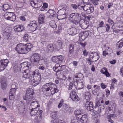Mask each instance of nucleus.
I'll return each mask as SVG.
<instances>
[{
	"label": "nucleus",
	"instance_id": "46",
	"mask_svg": "<svg viewBox=\"0 0 123 123\" xmlns=\"http://www.w3.org/2000/svg\"><path fill=\"white\" fill-rule=\"evenodd\" d=\"M58 62L60 63L63 61L64 57L61 55H58Z\"/></svg>",
	"mask_w": 123,
	"mask_h": 123
},
{
	"label": "nucleus",
	"instance_id": "14",
	"mask_svg": "<svg viewBox=\"0 0 123 123\" xmlns=\"http://www.w3.org/2000/svg\"><path fill=\"white\" fill-rule=\"evenodd\" d=\"M89 33L87 31H82L79 34L80 39L83 41L87 37Z\"/></svg>",
	"mask_w": 123,
	"mask_h": 123
},
{
	"label": "nucleus",
	"instance_id": "62",
	"mask_svg": "<svg viewBox=\"0 0 123 123\" xmlns=\"http://www.w3.org/2000/svg\"><path fill=\"white\" fill-rule=\"evenodd\" d=\"M106 96H108L110 94V91L108 89H106Z\"/></svg>",
	"mask_w": 123,
	"mask_h": 123
},
{
	"label": "nucleus",
	"instance_id": "24",
	"mask_svg": "<svg viewBox=\"0 0 123 123\" xmlns=\"http://www.w3.org/2000/svg\"><path fill=\"white\" fill-rule=\"evenodd\" d=\"M51 89H54L51 92V94H52V95L55 94V93L58 92L59 91V90L57 88V86L55 84L52 83Z\"/></svg>",
	"mask_w": 123,
	"mask_h": 123
},
{
	"label": "nucleus",
	"instance_id": "20",
	"mask_svg": "<svg viewBox=\"0 0 123 123\" xmlns=\"http://www.w3.org/2000/svg\"><path fill=\"white\" fill-rule=\"evenodd\" d=\"M14 29L15 32H20L25 30L24 26L22 25H17L14 27Z\"/></svg>",
	"mask_w": 123,
	"mask_h": 123
},
{
	"label": "nucleus",
	"instance_id": "51",
	"mask_svg": "<svg viewBox=\"0 0 123 123\" xmlns=\"http://www.w3.org/2000/svg\"><path fill=\"white\" fill-rule=\"evenodd\" d=\"M24 41L26 42L28 40V35L27 34H25L24 37Z\"/></svg>",
	"mask_w": 123,
	"mask_h": 123
},
{
	"label": "nucleus",
	"instance_id": "44",
	"mask_svg": "<svg viewBox=\"0 0 123 123\" xmlns=\"http://www.w3.org/2000/svg\"><path fill=\"white\" fill-rule=\"evenodd\" d=\"M63 109L64 110V111L65 112L67 111H69L70 110V107L66 104H64L63 105Z\"/></svg>",
	"mask_w": 123,
	"mask_h": 123
},
{
	"label": "nucleus",
	"instance_id": "1",
	"mask_svg": "<svg viewBox=\"0 0 123 123\" xmlns=\"http://www.w3.org/2000/svg\"><path fill=\"white\" fill-rule=\"evenodd\" d=\"M69 21L75 25L78 24L81 20L80 14L77 13H73L70 14L68 18Z\"/></svg>",
	"mask_w": 123,
	"mask_h": 123
},
{
	"label": "nucleus",
	"instance_id": "29",
	"mask_svg": "<svg viewBox=\"0 0 123 123\" xmlns=\"http://www.w3.org/2000/svg\"><path fill=\"white\" fill-rule=\"evenodd\" d=\"M84 97L86 101H89L91 98V93L89 91L85 92Z\"/></svg>",
	"mask_w": 123,
	"mask_h": 123
},
{
	"label": "nucleus",
	"instance_id": "37",
	"mask_svg": "<svg viewBox=\"0 0 123 123\" xmlns=\"http://www.w3.org/2000/svg\"><path fill=\"white\" fill-rule=\"evenodd\" d=\"M69 52L70 54L72 53L74 51V46L72 44H70L68 46Z\"/></svg>",
	"mask_w": 123,
	"mask_h": 123
},
{
	"label": "nucleus",
	"instance_id": "38",
	"mask_svg": "<svg viewBox=\"0 0 123 123\" xmlns=\"http://www.w3.org/2000/svg\"><path fill=\"white\" fill-rule=\"evenodd\" d=\"M117 80L114 78L112 79L111 81V83L110 88H114L115 86L117 85Z\"/></svg>",
	"mask_w": 123,
	"mask_h": 123
},
{
	"label": "nucleus",
	"instance_id": "23",
	"mask_svg": "<svg viewBox=\"0 0 123 123\" xmlns=\"http://www.w3.org/2000/svg\"><path fill=\"white\" fill-rule=\"evenodd\" d=\"M71 7L73 8H77L78 7H81V8H84L85 7H87L88 8H92L93 7H94L93 6V5L92 4H86L85 5H84V6H83L80 5H76L74 4H72L71 5Z\"/></svg>",
	"mask_w": 123,
	"mask_h": 123
},
{
	"label": "nucleus",
	"instance_id": "16",
	"mask_svg": "<svg viewBox=\"0 0 123 123\" xmlns=\"http://www.w3.org/2000/svg\"><path fill=\"white\" fill-rule=\"evenodd\" d=\"M83 77V74L81 73H77L75 74L73 76V79L76 80V82L80 80Z\"/></svg>",
	"mask_w": 123,
	"mask_h": 123
},
{
	"label": "nucleus",
	"instance_id": "27",
	"mask_svg": "<svg viewBox=\"0 0 123 123\" xmlns=\"http://www.w3.org/2000/svg\"><path fill=\"white\" fill-rule=\"evenodd\" d=\"M30 106H31L32 109H37V108L40 107V105L37 102H31L30 105Z\"/></svg>",
	"mask_w": 123,
	"mask_h": 123
},
{
	"label": "nucleus",
	"instance_id": "59",
	"mask_svg": "<svg viewBox=\"0 0 123 123\" xmlns=\"http://www.w3.org/2000/svg\"><path fill=\"white\" fill-rule=\"evenodd\" d=\"M101 86L103 89H105L107 87L106 85L104 84L103 83H101Z\"/></svg>",
	"mask_w": 123,
	"mask_h": 123
},
{
	"label": "nucleus",
	"instance_id": "41",
	"mask_svg": "<svg viewBox=\"0 0 123 123\" xmlns=\"http://www.w3.org/2000/svg\"><path fill=\"white\" fill-rule=\"evenodd\" d=\"M66 9V8H62L59 9L58 11V13H59L60 15L61 16L64 15V14L65 13L66 9Z\"/></svg>",
	"mask_w": 123,
	"mask_h": 123
},
{
	"label": "nucleus",
	"instance_id": "15",
	"mask_svg": "<svg viewBox=\"0 0 123 123\" xmlns=\"http://www.w3.org/2000/svg\"><path fill=\"white\" fill-rule=\"evenodd\" d=\"M28 26L30 27V29L31 31H34L37 29V26L36 22L35 21L31 22L30 24L28 25Z\"/></svg>",
	"mask_w": 123,
	"mask_h": 123
},
{
	"label": "nucleus",
	"instance_id": "5",
	"mask_svg": "<svg viewBox=\"0 0 123 123\" xmlns=\"http://www.w3.org/2000/svg\"><path fill=\"white\" fill-rule=\"evenodd\" d=\"M4 18L7 20L14 22L16 19V16L14 12H6L5 14Z\"/></svg>",
	"mask_w": 123,
	"mask_h": 123
},
{
	"label": "nucleus",
	"instance_id": "49",
	"mask_svg": "<svg viewBox=\"0 0 123 123\" xmlns=\"http://www.w3.org/2000/svg\"><path fill=\"white\" fill-rule=\"evenodd\" d=\"M113 116V115L111 114L109 116H107V118L109 119V122L111 123H113L114 122V121L111 119V117H112Z\"/></svg>",
	"mask_w": 123,
	"mask_h": 123
},
{
	"label": "nucleus",
	"instance_id": "7",
	"mask_svg": "<svg viewBox=\"0 0 123 123\" xmlns=\"http://www.w3.org/2000/svg\"><path fill=\"white\" fill-rule=\"evenodd\" d=\"M15 49L18 53L20 54L26 53L25 46L24 43H21L18 44L15 48Z\"/></svg>",
	"mask_w": 123,
	"mask_h": 123
},
{
	"label": "nucleus",
	"instance_id": "17",
	"mask_svg": "<svg viewBox=\"0 0 123 123\" xmlns=\"http://www.w3.org/2000/svg\"><path fill=\"white\" fill-rule=\"evenodd\" d=\"M77 119L80 121L81 123H85L86 122L88 119V117L87 114H85L83 115H81Z\"/></svg>",
	"mask_w": 123,
	"mask_h": 123
},
{
	"label": "nucleus",
	"instance_id": "32",
	"mask_svg": "<svg viewBox=\"0 0 123 123\" xmlns=\"http://www.w3.org/2000/svg\"><path fill=\"white\" fill-rule=\"evenodd\" d=\"M62 44V41L60 40L57 41L56 44V48L57 49H61Z\"/></svg>",
	"mask_w": 123,
	"mask_h": 123
},
{
	"label": "nucleus",
	"instance_id": "9",
	"mask_svg": "<svg viewBox=\"0 0 123 123\" xmlns=\"http://www.w3.org/2000/svg\"><path fill=\"white\" fill-rule=\"evenodd\" d=\"M84 106L85 108L88 110L92 111L93 110L94 106L93 102L89 101H86L85 104Z\"/></svg>",
	"mask_w": 123,
	"mask_h": 123
},
{
	"label": "nucleus",
	"instance_id": "54",
	"mask_svg": "<svg viewBox=\"0 0 123 123\" xmlns=\"http://www.w3.org/2000/svg\"><path fill=\"white\" fill-rule=\"evenodd\" d=\"M1 86L3 88L6 89L7 86L5 82L3 83H1Z\"/></svg>",
	"mask_w": 123,
	"mask_h": 123
},
{
	"label": "nucleus",
	"instance_id": "48",
	"mask_svg": "<svg viewBox=\"0 0 123 123\" xmlns=\"http://www.w3.org/2000/svg\"><path fill=\"white\" fill-rule=\"evenodd\" d=\"M108 22L109 24L112 26L114 25V23L112 20L110 18H108Z\"/></svg>",
	"mask_w": 123,
	"mask_h": 123
},
{
	"label": "nucleus",
	"instance_id": "47",
	"mask_svg": "<svg viewBox=\"0 0 123 123\" xmlns=\"http://www.w3.org/2000/svg\"><path fill=\"white\" fill-rule=\"evenodd\" d=\"M52 61L57 63L58 62V55L54 56L52 57Z\"/></svg>",
	"mask_w": 123,
	"mask_h": 123
},
{
	"label": "nucleus",
	"instance_id": "39",
	"mask_svg": "<svg viewBox=\"0 0 123 123\" xmlns=\"http://www.w3.org/2000/svg\"><path fill=\"white\" fill-rule=\"evenodd\" d=\"M49 25L52 28H55L57 27V25L54 20H52L49 22Z\"/></svg>",
	"mask_w": 123,
	"mask_h": 123
},
{
	"label": "nucleus",
	"instance_id": "3",
	"mask_svg": "<svg viewBox=\"0 0 123 123\" xmlns=\"http://www.w3.org/2000/svg\"><path fill=\"white\" fill-rule=\"evenodd\" d=\"M41 55L37 53H34L31 56L30 60L35 66L38 65L41 60Z\"/></svg>",
	"mask_w": 123,
	"mask_h": 123
},
{
	"label": "nucleus",
	"instance_id": "58",
	"mask_svg": "<svg viewBox=\"0 0 123 123\" xmlns=\"http://www.w3.org/2000/svg\"><path fill=\"white\" fill-rule=\"evenodd\" d=\"M19 19L20 20L23 21H25L26 20L25 16H20L19 17Z\"/></svg>",
	"mask_w": 123,
	"mask_h": 123
},
{
	"label": "nucleus",
	"instance_id": "11",
	"mask_svg": "<svg viewBox=\"0 0 123 123\" xmlns=\"http://www.w3.org/2000/svg\"><path fill=\"white\" fill-rule=\"evenodd\" d=\"M52 82H50L46 83L42 87V91L45 92H47L50 90L52 87Z\"/></svg>",
	"mask_w": 123,
	"mask_h": 123
},
{
	"label": "nucleus",
	"instance_id": "18",
	"mask_svg": "<svg viewBox=\"0 0 123 123\" xmlns=\"http://www.w3.org/2000/svg\"><path fill=\"white\" fill-rule=\"evenodd\" d=\"M16 90L15 88H12L10 90L9 93V98L10 100H14L15 99L14 95Z\"/></svg>",
	"mask_w": 123,
	"mask_h": 123
},
{
	"label": "nucleus",
	"instance_id": "19",
	"mask_svg": "<svg viewBox=\"0 0 123 123\" xmlns=\"http://www.w3.org/2000/svg\"><path fill=\"white\" fill-rule=\"evenodd\" d=\"M90 58H92L95 61H96L99 58V56L97 52H93L90 55Z\"/></svg>",
	"mask_w": 123,
	"mask_h": 123
},
{
	"label": "nucleus",
	"instance_id": "33",
	"mask_svg": "<svg viewBox=\"0 0 123 123\" xmlns=\"http://www.w3.org/2000/svg\"><path fill=\"white\" fill-rule=\"evenodd\" d=\"M25 106L24 105H22L21 106H20L18 109L19 112L18 114L20 115L22 113H23L25 110Z\"/></svg>",
	"mask_w": 123,
	"mask_h": 123
},
{
	"label": "nucleus",
	"instance_id": "45",
	"mask_svg": "<svg viewBox=\"0 0 123 123\" xmlns=\"http://www.w3.org/2000/svg\"><path fill=\"white\" fill-rule=\"evenodd\" d=\"M66 87L68 90H70L72 89L73 87V85L72 83L70 82L69 85H67Z\"/></svg>",
	"mask_w": 123,
	"mask_h": 123
},
{
	"label": "nucleus",
	"instance_id": "63",
	"mask_svg": "<svg viewBox=\"0 0 123 123\" xmlns=\"http://www.w3.org/2000/svg\"><path fill=\"white\" fill-rule=\"evenodd\" d=\"M100 102L98 101H97L95 105V108H96L98 106L99 107L100 106Z\"/></svg>",
	"mask_w": 123,
	"mask_h": 123
},
{
	"label": "nucleus",
	"instance_id": "57",
	"mask_svg": "<svg viewBox=\"0 0 123 123\" xmlns=\"http://www.w3.org/2000/svg\"><path fill=\"white\" fill-rule=\"evenodd\" d=\"M11 7V6L10 5L7 4H4L3 5H2L3 8H5L6 7L8 8L9 7Z\"/></svg>",
	"mask_w": 123,
	"mask_h": 123
},
{
	"label": "nucleus",
	"instance_id": "10",
	"mask_svg": "<svg viewBox=\"0 0 123 123\" xmlns=\"http://www.w3.org/2000/svg\"><path fill=\"white\" fill-rule=\"evenodd\" d=\"M70 97L73 101H78L79 100L80 98L76 94V92L73 90L70 93Z\"/></svg>",
	"mask_w": 123,
	"mask_h": 123
},
{
	"label": "nucleus",
	"instance_id": "22",
	"mask_svg": "<svg viewBox=\"0 0 123 123\" xmlns=\"http://www.w3.org/2000/svg\"><path fill=\"white\" fill-rule=\"evenodd\" d=\"M45 16L44 14H41L39 16L38 21L39 24H42L45 22Z\"/></svg>",
	"mask_w": 123,
	"mask_h": 123
},
{
	"label": "nucleus",
	"instance_id": "42",
	"mask_svg": "<svg viewBox=\"0 0 123 123\" xmlns=\"http://www.w3.org/2000/svg\"><path fill=\"white\" fill-rule=\"evenodd\" d=\"M11 33L9 32H6V31L3 34V35L4 38L6 39H8L10 37Z\"/></svg>",
	"mask_w": 123,
	"mask_h": 123
},
{
	"label": "nucleus",
	"instance_id": "30",
	"mask_svg": "<svg viewBox=\"0 0 123 123\" xmlns=\"http://www.w3.org/2000/svg\"><path fill=\"white\" fill-rule=\"evenodd\" d=\"M25 45V49H26V53H27L29 51H30L33 47L32 45L30 43H28Z\"/></svg>",
	"mask_w": 123,
	"mask_h": 123
},
{
	"label": "nucleus",
	"instance_id": "4",
	"mask_svg": "<svg viewBox=\"0 0 123 123\" xmlns=\"http://www.w3.org/2000/svg\"><path fill=\"white\" fill-rule=\"evenodd\" d=\"M37 73L34 75L33 78L32 79L33 80L31 81V85L34 86L39 84L41 80V76L40 73L38 71Z\"/></svg>",
	"mask_w": 123,
	"mask_h": 123
},
{
	"label": "nucleus",
	"instance_id": "12",
	"mask_svg": "<svg viewBox=\"0 0 123 123\" xmlns=\"http://www.w3.org/2000/svg\"><path fill=\"white\" fill-rule=\"evenodd\" d=\"M57 111H53L51 113L52 118L54 119V120L51 121V122L53 123H64L62 120H59L57 121L55 119L56 117L57 113Z\"/></svg>",
	"mask_w": 123,
	"mask_h": 123
},
{
	"label": "nucleus",
	"instance_id": "25",
	"mask_svg": "<svg viewBox=\"0 0 123 123\" xmlns=\"http://www.w3.org/2000/svg\"><path fill=\"white\" fill-rule=\"evenodd\" d=\"M43 111L42 110H39L38 112L36 117V120L37 122H39L42 119L41 116Z\"/></svg>",
	"mask_w": 123,
	"mask_h": 123
},
{
	"label": "nucleus",
	"instance_id": "35",
	"mask_svg": "<svg viewBox=\"0 0 123 123\" xmlns=\"http://www.w3.org/2000/svg\"><path fill=\"white\" fill-rule=\"evenodd\" d=\"M82 110L80 109H79L78 110H76L74 112L75 115L77 116L76 117L77 119L79 118V117L81 115V114L82 113Z\"/></svg>",
	"mask_w": 123,
	"mask_h": 123
},
{
	"label": "nucleus",
	"instance_id": "2",
	"mask_svg": "<svg viewBox=\"0 0 123 123\" xmlns=\"http://www.w3.org/2000/svg\"><path fill=\"white\" fill-rule=\"evenodd\" d=\"M38 72V71L37 70L34 71L30 72L29 70L26 69L23 72L22 77L25 79L31 80L33 78L34 75Z\"/></svg>",
	"mask_w": 123,
	"mask_h": 123
},
{
	"label": "nucleus",
	"instance_id": "34",
	"mask_svg": "<svg viewBox=\"0 0 123 123\" xmlns=\"http://www.w3.org/2000/svg\"><path fill=\"white\" fill-rule=\"evenodd\" d=\"M88 14H89L93 11L94 8H82Z\"/></svg>",
	"mask_w": 123,
	"mask_h": 123
},
{
	"label": "nucleus",
	"instance_id": "55",
	"mask_svg": "<svg viewBox=\"0 0 123 123\" xmlns=\"http://www.w3.org/2000/svg\"><path fill=\"white\" fill-rule=\"evenodd\" d=\"M106 70H107V69L105 67H104L101 70L100 72L103 74V72L105 73Z\"/></svg>",
	"mask_w": 123,
	"mask_h": 123
},
{
	"label": "nucleus",
	"instance_id": "43",
	"mask_svg": "<svg viewBox=\"0 0 123 123\" xmlns=\"http://www.w3.org/2000/svg\"><path fill=\"white\" fill-rule=\"evenodd\" d=\"M77 82V86L78 87V89H80L82 88L84 86V85L82 82Z\"/></svg>",
	"mask_w": 123,
	"mask_h": 123
},
{
	"label": "nucleus",
	"instance_id": "6",
	"mask_svg": "<svg viewBox=\"0 0 123 123\" xmlns=\"http://www.w3.org/2000/svg\"><path fill=\"white\" fill-rule=\"evenodd\" d=\"M34 94V91L31 88H28L26 91V94L25 95V98H24V100H28L30 101L33 99V95Z\"/></svg>",
	"mask_w": 123,
	"mask_h": 123
},
{
	"label": "nucleus",
	"instance_id": "13",
	"mask_svg": "<svg viewBox=\"0 0 123 123\" xmlns=\"http://www.w3.org/2000/svg\"><path fill=\"white\" fill-rule=\"evenodd\" d=\"M60 65L59 64H57L53 67V69L54 71L56 72L55 75L56 77H58V75L61 73L60 70L61 69L60 68Z\"/></svg>",
	"mask_w": 123,
	"mask_h": 123
},
{
	"label": "nucleus",
	"instance_id": "31",
	"mask_svg": "<svg viewBox=\"0 0 123 123\" xmlns=\"http://www.w3.org/2000/svg\"><path fill=\"white\" fill-rule=\"evenodd\" d=\"M69 34L72 35H74L77 33V30L75 28H72L69 29Z\"/></svg>",
	"mask_w": 123,
	"mask_h": 123
},
{
	"label": "nucleus",
	"instance_id": "56",
	"mask_svg": "<svg viewBox=\"0 0 123 123\" xmlns=\"http://www.w3.org/2000/svg\"><path fill=\"white\" fill-rule=\"evenodd\" d=\"M30 3L32 7L35 8L34 6L36 4V3H35L32 0H31Z\"/></svg>",
	"mask_w": 123,
	"mask_h": 123
},
{
	"label": "nucleus",
	"instance_id": "60",
	"mask_svg": "<svg viewBox=\"0 0 123 123\" xmlns=\"http://www.w3.org/2000/svg\"><path fill=\"white\" fill-rule=\"evenodd\" d=\"M60 68H61L60 71L63 70L66 67V66L65 65H62L60 64Z\"/></svg>",
	"mask_w": 123,
	"mask_h": 123
},
{
	"label": "nucleus",
	"instance_id": "21",
	"mask_svg": "<svg viewBox=\"0 0 123 123\" xmlns=\"http://www.w3.org/2000/svg\"><path fill=\"white\" fill-rule=\"evenodd\" d=\"M116 47L122 52H123V38L122 39L117 42Z\"/></svg>",
	"mask_w": 123,
	"mask_h": 123
},
{
	"label": "nucleus",
	"instance_id": "50",
	"mask_svg": "<svg viewBox=\"0 0 123 123\" xmlns=\"http://www.w3.org/2000/svg\"><path fill=\"white\" fill-rule=\"evenodd\" d=\"M118 30L119 31L123 30V24L121 23L118 27Z\"/></svg>",
	"mask_w": 123,
	"mask_h": 123
},
{
	"label": "nucleus",
	"instance_id": "40",
	"mask_svg": "<svg viewBox=\"0 0 123 123\" xmlns=\"http://www.w3.org/2000/svg\"><path fill=\"white\" fill-rule=\"evenodd\" d=\"M47 12L49 13L50 15L52 17H54L55 16L56 12L53 10L49 9Z\"/></svg>",
	"mask_w": 123,
	"mask_h": 123
},
{
	"label": "nucleus",
	"instance_id": "53",
	"mask_svg": "<svg viewBox=\"0 0 123 123\" xmlns=\"http://www.w3.org/2000/svg\"><path fill=\"white\" fill-rule=\"evenodd\" d=\"M103 74L105 75L107 77H109L110 76V74L108 72L107 70L106 71L105 73L103 72Z\"/></svg>",
	"mask_w": 123,
	"mask_h": 123
},
{
	"label": "nucleus",
	"instance_id": "52",
	"mask_svg": "<svg viewBox=\"0 0 123 123\" xmlns=\"http://www.w3.org/2000/svg\"><path fill=\"white\" fill-rule=\"evenodd\" d=\"M63 101H64L63 99L61 100L58 106V108H60L62 107L63 104Z\"/></svg>",
	"mask_w": 123,
	"mask_h": 123
},
{
	"label": "nucleus",
	"instance_id": "26",
	"mask_svg": "<svg viewBox=\"0 0 123 123\" xmlns=\"http://www.w3.org/2000/svg\"><path fill=\"white\" fill-rule=\"evenodd\" d=\"M99 0H83V2L86 3L88 2L89 3L91 4L92 3L94 5H97L98 4L97 1Z\"/></svg>",
	"mask_w": 123,
	"mask_h": 123
},
{
	"label": "nucleus",
	"instance_id": "64",
	"mask_svg": "<svg viewBox=\"0 0 123 123\" xmlns=\"http://www.w3.org/2000/svg\"><path fill=\"white\" fill-rule=\"evenodd\" d=\"M118 94L120 97H123V92L120 91L118 92Z\"/></svg>",
	"mask_w": 123,
	"mask_h": 123
},
{
	"label": "nucleus",
	"instance_id": "36",
	"mask_svg": "<svg viewBox=\"0 0 123 123\" xmlns=\"http://www.w3.org/2000/svg\"><path fill=\"white\" fill-rule=\"evenodd\" d=\"M38 111L36 109H32L31 110L30 114L32 116H35L37 113Z\"/></svg>",
	"mask_w": 123,
	"mask_h": 123
},
{
	"label": "nucleus",
	"instance_id": "61",
	"mask_svg": "<svg viewBox=\"0 0 123 123\" xmlns=\"http://www.w3.org/2000/svg\"><path fill=\"white\" fill-rule=\"evenodd\" d=\"M106 30L107 31H109V30L110 27V26L108 24H106Z\"/></svg>",
	"mask_w": 123,
	"mask_h": 123
},
{
	"label": "nucleus",
	"instance_id": "8",
	"mask_svg": "<svg viewBox=\"0 0 123 123\" xmlns=\"http://www.w3.org/2000/svg\"><path fill=\"white\" fill-rule=\"evenodd\" d=\"M9 62L7 59L1 60L0 61V72L4 70Z\"/></svg>",
	"mask_w": 123,
	"mask_h": 123
},
{
	"label": "nucleus",
	"instance_id": "28",
	"mask_svg": "<svg viewBox=\"0 0 123 123\" xmlns=\"http://www.w3.org/2000/svg\"><path fill=\"white\" fill-rule=\"evenodd\" d=\"M89 25V22L88 21H84L82 23L80 24V27L83 29H87Z\"/></svg>",
	"mask_w": 123,
	"mask_h": 123
}]
</instances>
